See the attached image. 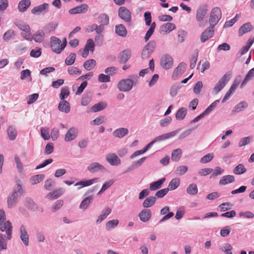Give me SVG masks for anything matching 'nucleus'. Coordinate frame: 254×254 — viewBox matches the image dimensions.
<instances>
[{
	"label": "nucleus",
	"instance_id": "4",
	"mask_svg": "<svg viewBox=\"0 0 254 254\" xmlns=\"http://www.w3.org/2000/svg\"><path fill=\"white\" fill-rule=\"evenodd\" d=\"M221 18V11L218 7H215L212 9L210 12L209 23L210 26L214 28L215 26L218 23Z\"/></svg>",
	"mask_w": 254,
	"mask_h": 254
},
{
	"label": "nucleus",
	"instance_id": "26",
	"mask_svg": "<svg viewBox=\"0 0 254 254\" xmlns=\"http://www.w3.org/2000/svg\"><path fill=\"white\" fill-rule=\"evenodd\" d=\"M128 133V129L127 128L120 127L116 129L113 132L114 136L122 138L127 135Z\"/></svg>",
	"mask_w": 254,
	"mask_h": 254
},
{
	"label": "nucleus",
	"instance_id": "41",
	"mask_svg": "<svg viewBox=\"0 0 254 254\" xmlns=\"http://www.w3.org/2000/svg\"><path fill=\"white\" fill-rule=\"evenodd\" d=\"M111 209L109 207H107L105 209L103 210L102 214L98 216L96 220V223H100L111 213Z\"/></svg>",
	"mask_w": 254,
	"mask_h": 254
},
{
	"label": "nucleus",
	"instance_id": "3",
	"mask_svg": "<svg viewBox=\"0 0 254 254\" xmlns=\"http://www.w3.org/2000/svg\"><path fill=\"white\" fill-rule=\"evenodd\" d=\"M231 77V73H226L215 85L212 90V94H217L225 86L227 83L230 80Z\"/></svg>",
	"mask_w": 254,
	"mask_h": 254
},
{
	"label": "nucleus",
	"instance_id": "38",
	"mask_svg": "<svg viewBox=\"0 0 254 254\" xmlns=\"http://www.w3.org/2000/svg\"><path fill=\"white\" fill-rule=\"evenodd\" d=\"M207 12V8L206 6H202L199 8L196 11V18L197 21H200L206 15Z\"/></svg>",
	"mask_w": 254,
	"mask_h": 254
},
{
	"label": "nucleus",
	"instance_id": "14",
	"mask_svg": "<svg viewBox=\"0 0 254 254\" xmlns=\"http://www.w3.org/2000/svg\"><path fill=\"white\" fill-rule=\"evenodd\" d=\"M138 217L141 221L147 222L151 217V211L149 209H143L139 212Z\"/></svg>",
	"mask_w": 254,
	"mask_h": 254
},
{
	"label": "nucleus",
	"instance_id": "25",
	"mask_svg": "<svg viewBox=\"0 0 254 254\" xmlns=\"http://www.w3.org/2000/svg\"><path fill=\"white\" fill-rule=\"evenodd\" d=\"M49 4L44 3L42 4L34 7L31 10V12L34 14H39L40 13L46 12L48 10Z\"/></svg>",
	"mask_w": 254,
	"mask_h": 254
},
{
	"label": "nucleus",
	"instance_id": "49",
	"mask_svg": "<svg viewBox=\"0 0 254 254\" xmlns=\"http://www.w3.org/2000/svg\"><path fill=\"white\" fill-rule=\"evenodd\" d=\"M248 106V103L246 101H242L235 106L232 112L236 113L240 112L246 108Z\"/></svg>",
	"mask_w": 254,
	"mask_h": 254
},
{
	"label": "nucleus",
	"instance_id": "1",
	"mask_svg": "<svg viewBox=\"0 0 254 254\" xmlns=\"http://www.w3.org/2000/svg\"><path fill=\"white\" fill-rule=\"evenodd\" d=\"M12 228L11 223L6 220L4 210L0 209V230L2 232H5L7 240H10L12 238Z\"/></svg>",
	"mask_w": 254,
	"mask_h": 254
},
{
	"label": "nucleus",
	"instance_id": "9",
	"mask_svg": "<svg viewBox=\"0 0 254 254\" xmlns=\"http://www.w3.org/2000/svg\"><path fill=\"white\" fill-rule=\"evenodd\" d=\"M173 64L172 58L168 54L162 56L160 60V65L164 69H168L172 67Z\"/></svg>",
	"mask_w": 254,
	"mask_h": 254
},
{
	"label": "nucleus",
	"instance_id": "64",
	"mask_svg": "<svg viewBox=\"0 0 254 254\" xmlns=\"http://www.w3.org/2000/svg\"><path fill=\"white\" fill-rule=\"evenodd\" d=\"M67 72L70 75L80 74L82 72L81 70L74 66L69 67L67 69Z\"/></svg>",
	"mask_w": 254,
	"mask_h": 254
},
{
	"label": "nucleus",
	"instance_id": "40",
	"mask_svg": "<svg viewBox=\"0 0 254 254\" xmlns=\"http://www.w3.org/2000/svg\"><path fill=\"white\" fill-rule=\"evenodd\" d=\"M146 159V157H144L140 158L138 160H137L135 162H134L131 166H130L129 167H128L127 169L125 171V172L126 173L129 172L138 168L142 164V163L144 161H145Z\"/></svg>",
	"mask_w": 254,
	"mask_h": 254
},
{
	"label": "nucleus",
	"instance_id": "43",
	"mask_svg": "<svg viewBox=\"0 0 254 254\" xmlns=\"http://www.w3.org/2000/svg\"><path fill=\"white\" fill-rule=\"evenodd\" d=\"M7 135L10 140H14L17 136V131L13 126H9L7 130Z\"/></svg>",
	"mask_w": 254,
	"mask_h": 254
},
{
	"label": "nucleus",
	"instance_id": "62",
	"mask_svg": "<svg viewBox=\"0 0 254 254\" xmlns=\"http://www.w3.org/2000/svg\"><path fill=\"white\" fill-rule=\"evenodd\" d=\"M69 94V90L68 87H65L61 89V93L60 94V98L62 100L66 98Z\"/></svg>",
	"mask_w": 254,
	"mask_h": 254
},
{
	"label": "nucleus",
	"instance_id": "16",
	"mask_svg": "<svg viewBox=\"0 0 254 254\" xmlns=\"http://www.w3.org/2000/svg\"><path fill=\"white\" fill-rule=\"evenodd\" d=\"M94 199L93 195H90L84 198L79 205V208L85 211L92 203Z\"/></svg>",
	"mask_w": 254,
	"mask_h": 254
},
{
	"label": "nucleus",
	"instance_id": "37",
	"mask_svg": "<svg viewBox=\"0 0 254 254\" xmlns=\"http://www.w3.org/2000/svg\"><path fill=\"white\" fill-rule=\"evenodd\" d=\"M19 197L11 193L7 198V206L8 208H12L15 206Z\"/></svg>",
	"mask_w": 254,
	"mask_h": 254
},
{
	"label": "nucleus",
	"instance_id": "34",
	"mask_svg": "<svg viewBox=\"0 0 254 254\" xmlns=\"http://www.w3.org/2000/svg\"><path fill=\"white\" fill-rule=\"evenodd\" d=\"M166 180L165 178H163L160 180L151 183L149 185V189L151 190H156L162 187V185Z\"/></svg>",
	"mask_w": 254,
	"mask_h": 254
},
{
	"label": "nucleus",
	"instance_id": "11",
	"mask_svg": "<svg viewBox=\"0 0 254 254\" xmlns=\"http://www.w3.org/2000/svg\"><path fill=\"white\" fill-rule=\"evenodd\" d=\"M87 169L91 173H95L99 171L104 172L106 170L104 166L95 162L89 164L87 167Z\"/></svg>",
	"mask_w": 254,
	"mask_h": 254
},
{
	"label": "nucleus",
	"instance_id": "50",
	"mask_svg": "<svg viewBox=\"0 0 254 254\" xmlns=\"http://www.w3.org/2000/svg\"><path fill=\"white\" fill-rule=\"evenodd\" d=\"M254 77V67L251 69L246 75L245 78H244L241 85V87L243 88V86L247 84V83L249 81L252 80Z\"/></svg>",
	"mask_w": 254,
	"mask_h": 254
},
{
	"label": "nucleus",
	"instance_id": "57",
	"mask_svg": "<svg viewBox=\"0 0 254 254\" xmlns=\"http://www.w3.org/2000/svg\"><path fill=\"white\" fill-rule=\"evenodd\" d=\"M118 220H112L107 222L106 224V229L107 230H110L111 229L115 228L118 224Z\"/></svg>",
	"mask_w": 254,
	"mask_h": 254
},
{
	"label": "nucleus",
	"instance_id": "42",
	"mask_svg": "<svg viewBox=\"0 0 254 254\" xmlns=\"http://www.w3.org/2000/svg\"><path fill=\"white\" fill-rule=\"evenodd\" d=\"M187 113V109L186 108H180L176 114V118L177 120H183L186 117Z\"/></svg>",
	"mask_w": 254,
	"mask_h": 254
},
{
	"label": "nucleus",
	"instance_id": "52",
	"mask_svg": "<svg viewBox=\"0 0 254 254\" xmlns=\"http://www.w3.org/2000/svg\"><path fill=\"white\" fill-rule=\"evenodd\" d=\"M198 189L195 184H190L187 189V192L190 195H194L197 193Z\"/></svg>",
	"mask_w": 254,
	"mask_h": 254
},
{
	"label": "nucleus",
	"instance_id": "53",
	"mask_svg": "<svg viewBox=\"0 0 254 254\" xmlns=\"http://www.w3.org/2000/svg\"><path fill=\"white\" fill-rule=\"evenodd\" d=\"M76 54L71 53L65 60V64L67 65H71L74 64L76 59Z\"/></svg>",
	"mask_w": 254,
	"mask_h": 254
},
{
	"label": "nucleus",
	"instance_id": "22",
	"mask_svg": "<svg viewBox=\"0 0 254 254\" xmlns=\"http://www.w3.org/2000/svg\"><path fill=\"white\" fill-rule=\"evenodd\" d=\"M64 192V190L63 188H59L53 191H52L46 195V198L48 199L53 200L56 199L57 198L59 197L62 194H63Z\"/></svg>",
	"mask_w": 254,
	"mask_h": 254
},
{
	"label": "nucleus",
	"instance_id": "18",
	"mask_svg": "<svg viewBox=\"0 0 254 254\" xmlns=\"http://www.w3.org/2000/svg\"><path fill=\"white\" fill-rule=\"evenodd\" d=\"M24 205L28 209L32 211H37L39 208L38 205L30 197H26L25 198L24 200Z\"/></svg>",
	"mask_w": 254,
	"mask_h": 254
},
{
	"label": "nucleus",
	"instance_id": "12",
	"mask_svg": "<svg viewBox=\"0 0 254 254\" xmlns=\"http://www.w3.org/2000/svg\"><path fill=\"white\" fill-rule=\"evenodd\" d=\"M106 160L112 166H118L121 163V160L115 153L108 154Z\"/></svg>",
	"mask_w": 254,
	"mask_h": 254
},
{
	"label": "nucleus",
	"instance_id": "48",
	"mask_svg": "<svg viewBox=\"0 0 254 254\" xmlns=\"http://www.w3.org/2000/svg\"><path fill=\"white\" fill-rule=\"evenodd\" d=\"M107 107V104L105 102H99L95 104L91 107V111L93 112H97L104 110Z\"/></svg>",
	"mask_w": 254,
	"mask_h": 254
},
{
	"label": "nucleus",
	"instance_id": "30",
	"mask_svg": "<svg viewBox=\"0 0 254 254\" xmlns=\"http://www.w3.org/2000/svg\"><path fill=\"white\" fill-rule=\"evenodd\" d=\"M46 35L42 29L38 30L32 36L33 40L37 43L42 42Z\"/></svg>",
	"mask_w": 254,
	"mask_h": 254
},
{
	"label": "nucleus",
	"instance_id": "19",
	"mask_svg": "<svg viewBox=\"0 0 254 254\" xmlns=\"http://www.w3.org/2000/svg\"><path fill=\"white\" fill-rule=\"evenodd\" d=\"M180 129H177L176 130L172 131L171 132H169L166 134H162L159 135L156 137H155L153 141L155 143L158 141H161L162 140H164L170 138V137H173L175 136L179 131Z\"/></svg>",
	"mask_w": 254,
	"mask_h": 254
},
{
	"label": "nucleus",
	"instance_id": "45",
	"mask_svg": "<svg viewBox=\"0 0 254 254\" xmlns=\"http://www.w3.org/2000/svg\"><path fill=\"white\" fill-rule=\"evenodd\" d=\"M180 181L178 178L173 179L170 182L167 189L169 190H173L176 189L180 185Z\"/></svg>",
	"mask_w": 254,
	"mask_h": 254
},
{
	"label": "nucleus",
	"instance_id": "28",
	"mask_svg": "<svg viewBox=\"0 0 254 254\" xmlns=\"http://www.w3.org/2000/svg\"><path fill=\"white\" fill-rule=\"evenodd\" d=\"M85 31L88 33H91L93 31H95L96 34H99L100 32H104L102 26H99L95 23L87 26L85 28Z\"/></svg>",
	"mask_w": 254,
	"mask_h": 254
},
{
	"label": "nucleus",
	"instance_id": "54",
	"mask_svg": "<svg viewBox=\"0 0 254 254\" xmlns=\"http://www.w3.org/2000/svg\"><path fill=\"white\" fill-rule=\"evenodd\" d=\"M114 183V180H110L106 182H105L102 186L101 190L98 192V195H101L103 192H104L106 190L109 188Z\"/></svg>",
	"mask_w": 254,
	"mask_h": 254
},
{
	"label": "nucleus",
	"instance_id": "47",
	"mask_svg": "<svg viewBox=\"0 0 254 254\" xmlns=\"http://www.w3.org/2000/svg\"><path fill=\"white\" fill-rule=\"evenodd\" d=\"M96 64V62L95 60L90 59L84 62L83 64V67L85 69L90 70L95 67Z\"/></svg>",
	"mask_w": 254,
	"mask_h": 254
},
{
	"label": "nucleus",
	"instance_id": "23",
	"mask_svg": "<svg viewBox=\"0 0 254 254\" xmlns=\"http://www.w3.org/2000/svg\"><path fill=\"white\" fill-rule=\"evenodd\" d=\"M176 28L175 25L172 23H167L162 25L160 28V32L163 34L169 33Z\"/></svg>",
	"mask_w": 254,
	"mask_h": 254
},
{
	"label": "nucleus",
	"instance_id": "63",
	"mask_svg": "<svg viewBox=\"0 0 254 254\" xmlns=\"http://www.w3.org/2000/svg\"><path fill=\"white\" fill-rule=\"evenodd\" d=\"M84 48L93 52L95 49V44L93 40L92 39H88Z\"/></svg>",
	"mask_w": 254,
	"mask_h": 254
},
{
	"label": "nucleus",
	"instance_id": "44",
	"mask_svg": "<svg viewBox=\"0 0 254 254\" xmlns=\"http://www.w3.org/2000/svg\"><path fill=\"white\" fill-rule=\"evenodd\" d=\"M45 175L38 174L31 177L30 180V183L32 185L37 184L42 182L44 179Z\"/></svg>",
	"mask_w": 254,
	"mask_h": 254
},
{
	"label": "nucleus",
	"instance_id": "8",
	"mask_svg": "<svg viewBox=\"0 0 254 254\" xmlns=\"http://www.w3.org/2000/svg\"><path fill=\"white\" fill-rule=\"evenodd\" d=\"M155 47L154 41H151L148 42L143 48L141 53V57L143 59H147L153 53Z\"/></svg>",
	"mask_w": 254,
	"mask_h": 254
},
{
	"label": "nucleus",
	"instance_id": "39",
	"mask_svg": "<svg viewBox=\"0 0 254 254\" xmlns=\"http://www.w3.org/2000/svg\"><path fill=\"white\" fill-rule=\"evenodd\" d=\"M30 0H21L18 3V8L20 12H24L30 6Z\"/></svg>",
	"mask_w": 254,
	"mask_h": 254
},
{
	"label": "nucleus",
	"instance_id": "7",
	"mask_svg": "<svg viewBox=\"0 0 254 254\" xmlns=\"http://www.w3.org/2000/svg\"><path fill=\"white\" fill-rule=\"evenodd\" d=\"M19 237L21 241L25 246L29 245V235L28 233L26 226L23 224L20 226L19 228Z\"/></svg>",
	"mask_w": 254,
	"mask_h": 254
},
{
	"label": "nucleus",
	"instance_id": "35",
	"mask_svg": "<svg viewBox=\"0 0 254 254\" xmlns=\"http://www.w3.org/2000/svg\"><path fill=\"white\" fill-rule=\"evenodd\" d=\"M235 177L233 175H225L222 177L219 181V184L226 185L228 184H231L235 182Z\"/></svg>",
	"mask_w": 254,
	"mask_h": 254
},
{
	"label": "nucleus",
	"instance_id": "21",
	"mask_svg": "<svg viewBox=\"0 0 254 254\" xmlns=\"http://www.w3.org/2000/svg\"><path fill=\"white\" fill-rule=\"evenodd\" d=\"M131 51L128 49H126L121 52L119 55V62L121 64H125L130 58Z\"/></svg>",
	"mask_w": 254,
	"mask_h": 254
},
{
	"label": "nucleus",
	"instance_id": "33",
	"mask_svg": "<svg viewBox=\"0 0 254 254\" xmlns=\"http://www.w3.org/2000/svg\"><path fill=\"white\" fill-rule=\"evenodd\" d=\"M16 183V184L14 188L13 191L12 193L20 197L24 191L22 187V183L21 181L19 180H17Z\"/></svg>",
	"mask_w": 254,
	"mask_h": 254
},
{
	"label": "nucleus",
	"instance_id": "46",
	"mask_svg": "<svg viewBox=\"0 0 254 254\" xmlns=\"http://www.w3.org/2000/svg\"><path fill=\"white\" fill-rule=\"evenodd\" d=\"M182 154V151L180 148L174 150L172 152L171 159L175 162L178 161L181 157Z\"/></svg>",
	"mask_w": 254,
	"mask_h": 254
},
{
	"label": "nucleus",
	"instance_id": "10",
	"mask_svg": "<svg viewBox=\"0 0 254 254\" xmlns=\"http://www.w3.org/2000/svg\"><path fill=\"white\" fill-rule=\"evenodd\" d=\"M78 135V129L75 127H71L66 132L65 137L64 141L66 142H69L74 140Z\"/></svg>",
	"mask_w": 254,
	"mask_h": 254
},
{
	"label": "nucleus",
	"instance_id": "32",
	"mask_svg": "<svg viewBox=\"0 0 254 254\" xmlns=\"http://www.w3.org/2000/svg\"><path fill=\"white\" fill-rule=\"evenodd\" d=\"M156 198L155 196H150L147 197L142 203V206L147 209V208L152 206L156 202Z\"/></svg>",
	"mask_w": 254,
	"mask_h": 254
},
{
	"label": "nucleus",
	"instance_id": "31",
	"mask_svg": "<svg viewBox=\"0 0 254 254\" xmlns=\"http://www.w3.org/2000/svg\"><path fill=\"white\" fill-rule=\"evenodd\" d=\"M116 33L123 37H125L127 35V30L123 24H118L115 26Z\"/></svg>",
	"mask_w": 254,
	"mask_h": 254
},
{
	"label": "nucleus",
	"instance_id": "15",
	"mask_svg": "<svg viewBox=\"0 0 254 254\" xmlns=\"http://www.w3.org/2000/svg\"><path fill=\"white\" fill-rule=\"evenodd\" d=\"M99 179L98 178H95L92 179L87 180H82L79 182H77L75 184V186H80L77 188L78 190H80L81 188L85 187H88L92 185L94 183H97Z\"/></svg>",
	"mask_w": 254,
	"mask_h": 254
},
{
	"label": "nucleus",
	"instance_id": "60",
	"mask_svg": "<svg viewBox=\"0 0 254 254\" xmlns=\"http://www.w3.org/2000/svg\"><path fill=\"white\" fill-rule=\"evenodd\" d=\"M7 249V242L5 236L0 233V251L5 250Z\"/></svg>",
	"mask_w": 254,
	"mask_h": 254
},
{
	"label": "nucleus",
	"instance_id": "2",
	"mask_svg": "<svg viewBox=\"0 0 254 254\" xmlns=\"http://www.w3.org/2000/svg\"><path fill=\"white\" fill-rule=\"evenodd\" d=\"M136 81H133L130 78H126L121 79L117 84V88L119 91L122 92L130 91L133 88L134 85H136L137 83V77L136 76Z\"/></svg>",
	"mask_w": 254,
	"mask_h": 254
},
{
	"label": "nucleus",
	"instance_id": "51",
	"mask_svg": "<svg viewBox=\"0 0 254 254\" xmlns=\"http://www.w3.org/2000/svg\"><path fill=\"white\" fill-rule=\"evenodd\" d=\"M247 170L242 164L238 165L233 170V173L236 175H241L246 172Z\"/></svg>",
	"mask_w": 254,
	"mask_h": 254
},
{
	"label": "nucleus",
	"instance_id": "17",
	"mask_svg": "<svg viewBox=\"0 0 254 254\" xmlns=\"http://www.w3.org/2000/svg\"><path fill=\"white\" fill-rule=\"evenodd\" d=\"M214 34V28L209 26V28L204 30L201 35L200 41L204 42L210 38Z\"/></svg>",
	"mask_w": 254,
	"mask_h": 254
},
{
	"label": "nucleus",
	"instance_id": "59",
	"mask_svg": "<svg viewBox=\"0 0 254 254\" xmlns=\"http://www.w3.org/2000/svg\"><path fill=\"white\" fill-rule=\"evenodd\" d=\"M253 139L252 136H247L241 138L239 142L238 146L241 147L249 144Z\"/></svg>",
	"mask_w": 254,
	"mask_h": 254
},
{
	"label": "nucleus",
	"instance_id": "20",
	"mask_svg": "<svg viewBox=\"0 0 254 254\" xmlns=\"http://www.w3.org/2000/svg\"><path fill=\"white\" fill-rule=\"evenodd\" d=\"M99 26H102L103 31H104L105 26L108 25L109 23V18L107 14L102 13L99 15L97 18Z\"/></svg>",
	"mask_w": 254,
	"mask_h": 254
},
{
	"label": "nucleus",
	"instance_id": "58",
	"mask_svg": "<svg viewBox=\"0 0 254 254\" xmlns=\"http://www.w3.org/2000/svg\"><path fill=\"white\" fill-rule=\"evenodd\" d=\"M14 36V31L13 30H8L3 34V39L4 41H8Z\"/></svg>",
	"mask_w": 254,
	"mask_h": 254
},
{
	"label": "nucleus",
	"instance_id": "6",
	"mask_svg": "<svg viewBox=\"0 0 254 254\" xmlns=\"http://www.w3.org/2000/svg\"><path fill=\"white\" fill-rule=\"evenodd\" d=\"M50 47L52 51L57 54H61L63 51L61 40L54 36H52L50 38Z\"/></svg>",
	"mask_w": 254,
	"mask_h": 254
},
{
	"label": "nucleus",
	"instance_id": "5",
	"mask_svg": "<svg viewBox=\"0 0 254 254\" xmlns=\"http://www.w3.org/2000/svg\"><path fill=\"white\" fill-rule=\"evenodd\" d=\"M118 16L125 22L130 25L131 22V14L129 9L125 6H121L118 9Z\"/></svg>",
	"mask_w": 254,
	"mask_h": 254
},
{
	"label": "nucleus",
	"instance_id": "36",
	"mask_svg": "<svg viewBox=\"0 0 254 254\" xmlns=\"http://www.w3.org/2000/svg\"><path fill=\"white\" fill-rule=\"evenodd\" d=\"M58 109L61 111L66 113L70 112V106L69 103L63 100L60 102L58 105Z\"/></svg>",
	"mask_w": 254,
	"mask_h": 254
},
{
	"label": "nucleus",
	"instance_id": "56",
	"mask_svg": "<svg viewBox=\"0 0 254 254\" xmlns=\"http://www.w3.org/2000/svg\"><path fill=\"white\" fill-rule=\"evenodd\" d=\"M15 24L19 29L23 32L30 31L29 26L25 22L20 21L16 23Z\"/></svg>",
	"mask_w": 254,
	"mask_h": 254
},
{
	"label": "nucleus",
	"instance_id": "29",
	"mask_svg": "<svg viewBox=\"0 0 254 254\" xmlns=\"http://www.w3.org/2000/svg\"><path fill=\"white\" fill-rule=\"evenodd\" d=\"M186 68V64L184 62L181 63L174 70L173 76H178L183 74L185 71Z\"/></svg>",
	"mask_w": 254,
	"mask_h": 254
},
{
	"label": "nucleus",
	"instance_id": "13",
	"mask_svg": "<svg viewBox=\"0 0 254 254\" xmlns=\"http://www.w3.org/2000/svg\"><path fill=\"white\" fill-rule=\"evenodd\" d=\"M88 5L86 4H82L75 7L70 9L68 13L70 14L84 13L87 11Z\"/></svg>",
	"mask_w": 254,
	"mask_h": 254
},
{
	"label": "nucleus",
	"instance_id": "55",
	"mask_svg": "<svg viewBox=\"0 0 254 254\" xmlns=\"http://www.w3.org/2000/svg\"><path fill=\"white\" fill-rule=\"evenodd\" d=\"M188 168L186 166H179L176 168L175 173L178 176H182L185 174L188 171Z\"/></svg>",
	"mask_w": 254,
	"mask_h": 254
},
{
	"label": "nucleus",
	"instance_id": "24",
	"mask_svg": "<svg viewBox=\"0 0 254 254\" xmlns=\"http://www.w3.org/2000/svg\"><path fill=\"white\" fill-rule=\"evenodd\" d=\"M253 29V26L250 22H247L242 25L239 29V35L242 36L244 34L251 31Z\"/></svg>",
	"mask_w": 254,
	"mask_h": 254
},
{
	"label": "nucleus",
	"instance_id": "61",
	"mask_svg": "<svg viewBox=\"0 0 254 254\" xmlns=\"http://www.w3.org/2000/svg\"><path fill=\"white\" fill-rule=\"evenodd\" d=\"M36 237L39 243H44L46 240L44 232L42 231H37Z\"/></svg>",
	"mask_w": 254,
	"mask_h": 254
},
{
	"label": "nucleus",
	"instance_id": "27",
	"mask_svg": "<svg viewBox=\"0 0 254 254\" xmlns=\"http://www.w3.org/2000/svg\"><path fill=\"white\" fill-rule=\"evenodd\" d=\"M57 26L58 24L56 23H49L45 26L42 30L46 36H48L56 30Z\"/></svg>",
	"mask_w": 254,
	"mask_h": 254
}]
</instances>
